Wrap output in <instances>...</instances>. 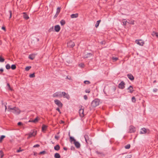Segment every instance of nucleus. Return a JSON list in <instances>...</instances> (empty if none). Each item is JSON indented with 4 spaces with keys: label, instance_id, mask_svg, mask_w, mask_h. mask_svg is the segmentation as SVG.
I'll return each instance as SVG.
<instances>
[{
    "label": "nucleus",
    "instance_id": "48",
    "mask_svg": "<svg viewBox=\"0 0 158 158\" xmlns=\"http://www.w3.org/2000/svg\"><path fill=\"white\" fill-rule=\"evenodd\" d=\"M56 110L58 111L60 113V114L61 113V112L59 108L58 107L56 109Z\"/></svg>",
    "mask_w": 158,
    "mask_h": 158
},
{
    "label": "nucleus",
    "instance_id": "20",
    "mask_svg": "<svg viewBox=\"0 0 158 158\" xmlns=\"http://www.w3.org/2000/svg\"><path fill=\"white\" fill-rule=\"evenodd\" d=\"M54 149L55 150L58 151L60 149V146L58 144L57 145L54 147Z\"/></svg>",
    "mask_w": 158,
    "mask_h": 158
},
{
    "label": "nucleus",
    "instance_id": "37",
    "mask_svg": "<svg viewBox=\"0 0 158 158\" xmlns=\"http://www.w3.org/2000/svg\"><path fill=\"white\" fill-rule=\"evenodd\" d=\"M10 106H8V109H7V111H10V110H13V109H14V107H13V108H11L10 107Z\"/></svg>",
    "mask_w": 158,
    "mask_h": 158
},
{
    "label": "nucleus",
    "instance_id": "53",
    "mask_svg": "<svg viewBox=\"0 0 158 158\" xmlns=\"http://www.w3.org/2000/svg\"><path fill=\"white\" fill-rule=\"evenodd\" d=\"M153 91L154 92H156L157 91L158 89H153Z\"/></svg>",
    "mask_w": 158,
    "mask_h": 158
},
{
    "label": "nucleus",
    "instance_id": "54",
    "mask_svg": "<svg viewBox=\"0 0 158 158\" xmlns=\"http://www.w3.org/2000/svg\"><path fill=\"white\" fill-rule=\"evenodd\" d=\"M84 98L85 100H87L88 98L87 95H84Z\"/></svg>",
    "mask_w": 158,
    "mask_h": 158
},
{
    "label": "nucleus",
    "instance_id": "29",
    "mask_svg": "<svg viewBox=\"0 0 158 158\" xmlns=\"http://www.w3.org/2000/svg\"><path fill=\"white\" fill-rule=\"evenodd\" d=\"M60 7H58L57 9V11H56V15H58V14L59 13L60 11Z\"/></svg>",
    "mask_w": 158,
    "mask_h": 158
},
{
    "label": "nucleus",
    "instance_id": "51",
    "mask_svg": "<svg viewBox=\"0 0 158 158\" xmlns=\"http://www.w3.org/2000/svg\"><path fill=\"white\" fill-rule=\"evenodd\" d=\"M85 92L86 93H89L90 92V90L89 89H86L85 90Z\"/></svg>",
    "mask_w": 158,
    "mask_h": 158
},
{
    "label": "nucleus",
    "instance_id": "9",
    "mask_svg": "<svg viewBox=\"0 0 158 158\" xmlns=\"http://www.w3.org/2000/svg\"><path fill=\"white\" fill-rule=\"evenodd\" d=\"M68 46L70 48H73L75 45V44L74 42L70 41L67 43Z\"/></svg>",
    "mask_w": 158,
    "mask_h": 158
},
{
    "label": "nucleus",
    "instance_id": "4",
    "mask_svg": "<svg viewBox=\"0 0 158 158\" xmlns=\"http://www.w3.org/2000/svg\"><path fill=\"white\" fill-rule=\"evenodd\" d=\"M54 102L59 107H62L63 104L60 100L58 99H55Z\"/></svg>",
    "mask_w": 158,
    "mask_h": 158
},
{
    "label": "nucleus",
    "instance_id": "56",
    "mask_svg": "<svg viewBox=\"0 0 158 158\" xmlns=\"http://www.w3.org/2000/svg\"><path fill=\"white\" fill-rule=\"evenodd\" d=\"M53 29V27H52V28H51L49 29V30H48V31L49 32H50L51 31H52V30Z\"/></svg>",
    "mask_w": 158,
    "mask_h": 158
},
{
    "label": "nucleus",
    "instance_id": "52",
    "mask_svg": "<svg viewBox=\"0 0 158 158\" xmlns=\"http://www.w3.org/2000/svg\"><path fill=\"white\" fill-rule=\"evenodd\" d=\"M39 147H40L39 144H36L33 146L34 148Z\"/></svg>",
    "mask_w": 158,
    "mask_h": 158
},
{
    "label": "nucleus",
    "instance_id": "17",
    "mask_svg": "<svg viewBox=\"0 0 158 158\" xmlns=\"http://www.w3.org/2000/svg\"><path fill=\"white\" fill-rule=\"evenodd\" d=\"M38 117H37L35 118L34 120H30L28 122H33V123H37L38 122Z\"/></svg>",
    "mask_w": 158,
    "mask_h": 158
},
{
    "label": "nucleus",
    "instance_id": "21",
    "mask_svg": "<svg viewBox=\"0 0 158 158\" xmlns=\"http://www.w3.org/2000/svg\"><path fill=\"white\" fill-rule=\"evenodd\" d=\"M129 90V92L132 93L133 91V89L132 87L130 85L129 87L127 89Z\"/></svg>",
    "mask_w": 158,
    "mask_h": 158
},
{
    "label": "nucleus",
    "instance_id": "28",
    "mask_svg": "<svg viewBox=\"0 0 158 158\" xmlns=\"http://www.w3.org/2000/svg\"><path fill=\"white\" fill-rule=\"evenodd\" d=\"M70 141L71 142H75L76 140L74 139V138L70 136Z\"/></svg>",
    "mask_w": 158,
    "mask_h": 158
},
{
    "label": "nucleus",
    "instance_id": "1",
    "mask_svg": "<svg viewBox=\"0 0 158 158\" xmlns=\"http://www.w3.org/2000/svg\"><path fill=\"white\" fill-rule=\"evenodd\" d=\"M100 102V99L98 98L95 99L92 102L91 106L93 107H95L99 105Z\"/></svg>",
    "mask_w": 158,
    "mask_h": 158
},
{
    "label": "nucleus",
    "instance_id": "63",
    "mask_svg": "<svg viewBox=\"0 0 158 158\" xmlns=\"http://www.w3.org/2000/svg\"><path fill=\"white\" fill-rule=\"evenodd\" d=\"M63 149H64V150H65V151H66V150H67V148H66V147H64V148H63Z\"/></svg>",
    "mask_w": 158,
    "mask_h": 158
},
{
    "label": "nucleus",
    "instance_id": "32",
    "mask_svg": "<svg viewBox=\"0 0 158 158\" xmlns=\"http://www.w3.org/2000/svg\"><path fill=\"white\" fill-rule=\"evenodd\" d=\"M6 68L7 69H9L11 68L10 65L8 64L6 65Z\"/></svg>",
    "mask_w": 158,
    "mask_h": 158
},
{
    "label": "nucleus",
    "instance_id": "33",
    "mask_svg": "<svg viewBox=\"0 0 158 158\" xmlns=\"http://www.w3.org/2000/svg\"><path fill=\"white\" fill-rule=\"evenodd\" d=\"M112 59L113 60V62L116 61L118 60V58L116 57H112Z\"/></svg>",
    "mask_w": 158,
    "mask_h": 158
},
{
    "label": "nucleus",
    "instance_id": "40",
    "mask_svg": "<svg viewBox=\"0 0 158 158\" xmlns=\"http://www.w3.org/2000/svg\"><path fill=\"white\" fill-rule=\"evenodd\" d=\"M131 145L130 144H128L125 146V148L126 149H128L130 148Z\"/></svg>",
    "mask_w": 158,
    "mask_h": 158
},
{
    "label": "nucleus",
    "instance_id": "64",
    "mask_svg": "<svg viewBox=\"0 0 158 158\" xmlns=\"http://www.w3.org/2000/svg\"><path fill=\"white\" fill-rule=\"evenodd\" d=\"M155 35L156 37H158V33L156 32Z\"/></svg>",
    "mask_w": 158,
    "mask_h": 158
},
{
    "label": "nucleus",
    "instance_id": "44",
    "mask_svg": "<svg viewBox=\"0 0 158 158\" xmlns=\"http://www.w3.org/2000/svg\"><path fill=\"white\" fill-rule=\"evenodd\" d=\"M127 21L126 20V19H124L123 21V25H126L127 23H128Z\"/></svg>",
    "mask_w": 158,
    "mask_h": 158
},
{
    "label": "nucleus",
    "instance_id": "36",
    "mask_svg": "<svg viewBox=\"0 0 158 158\" xmlns=\"http://www.w3.org/2000/svg\"><path fill=\"white\" fill-rule=\"evenodd\" d=\"M29 76L30 77V78H32L34 77H35V73H34L32 74H30L29 75Z\"/></svg>",
    "mask_w": 158,
    "mask_h": 158
},
{
    "label": "nucleus",
    "instance_id": "22",
    "mask_svg": "<svg viewBox=\"0 0 158 158\" xmlns=\"http://www.w3.org/2000/svg\"><path fill=\"white\" fill-rule=\"evenodd\" d=\"M127 76L129 79H134V77L131 74H128Z\"/></svg>",
    "mask_w": 158,
    "mask_h": 158
},
{
    "label": "nucleus",
    "instance_id": "60",
    "mask_svg": "<svg viewBox=\"0 0 158 158\" xmlns=\"http://www.w3.org/2000/svg\"><path fill=\"white\" fill-rule=\"evenodd\" d=\"M131 155L127 156L126 157V158H131Z\"/></svg>",
    "mask_w": 158,
    "mask_h": 158
},
{
    "label": "nucleus",
    "instance_id": "38",
    "mask_svg": "<svg viewBox=\"0 0 158 158\" xmlns=\"http://www.w3.org/2000/svg\"><path fill=\"white\" fill-rule=\"evenodd\" d=\"M11 68L12 69L14 70L16 68V65L15 64H13L11 65Z\"/></svg>",
    "mask_w": 158,
    "mask_h": 158
},
{
    "label": "nucleus",
    "instance_id": "3",
    "mask_svg": "<svg viewBox=\"0 0 158 158\" xmlns=\"http://www.w3.org/2000/svg\"><path fill=\"white\" fill-rule=\"evenodd\" d=\"M52 96L53 97L61 98L62 97V92H57L52 95Z\"/></svg>",
    "mask_w": 158,
    "mask_h": 158
},
{
    "label": "nucleus",
    "instance_id": "30",
    "mask_svg": "<svg viewBox=\"0 0 158 158\" xmlns=\"http://www.w3.org/2000/svg\"><path fill=\"white\" fill-rule=\"evenodd\" d=\"M5 137V136L4 135H2L0 137V142L2 141V140Z\"/></svg>",
    "mask_w": 158,
    "mask_h": 158
},
{
    "label": "nucleus",
    "instance_id": "47",
    "mask_svg": "<svg viewBox=\"0 0 158 158\" xmlns=\"http://www.w3.org/2000/svg\"><path fill=\"white\" fill-rule=\"evenodd\" d=\"M46 153V152L44 151H42L40 153V154H44Z\"/></svg>",
    "mask_w": 158,
    "mask_h": 158
},
{
    "label": "nucleus",
    "instance_id": "24",
    "mask_svg": "<svg viewBox=\"0 0 158 158\" xmlns=\"http://www.w3.org/2000/svg\"><path fill=\"white\" fill-rule=\"evenodd\" d=\"M12 14V13L11 11L10 10L7 13V16L9 15L10 16L9 18L10 19L11 17Z\"/></svg>",
    "mask_w": 158,
    "mask_h": 158
},
{
    "label": "nucleus",
    "instance_id": "41",
    "mask_svg": "<svg viewBox=\"0 0 158 158\" xmlns=\"http://www.w3.org/2000/svg\"><path fill=\"white\" fill-rule=\"evenodd\" d=\"M134 20H129V21L128 22V23L132 24H134Z\"/></svg>",
    "mask_w": 158,
    "mask_h": 158
},
{
    "label": "nucleus",
    "instance_id": "57",
    "mask_svg": "<svg viewBox=\"0 0 158 158\" xmlns=\"http://www.w3.org/2000/svg\"><path fill=\"white\" fill-rule=\"evenodd\" d=\"M55 138L57 140H58L59 138V136H55Z\"/></svg>",
    "mask_w": 158,
    "mask_h": 158
},
{
    "label": "nucleus",
    "instance_id": "62",
    "mask_svg": "<svg viewBox=\"0 0 158 158\" xmlns=\"http://www.w3.org/2000/svg\"><path fill=\"white\" fill-rule=\"evenodd\" d=\"M0 71L1 72H2L3 71V69L1 68V69H0Z\"/></svg>",
    "mask_w": 158,
    "mask_h": 158
},
{
    "label": "nucleus",
    "instance_id": "39",
    "mask_svg": "<svg viewBox=\"0 0 158 158\" xmlns=\"http://www.w3.org/2000/svg\"><path fill=\"white\" fill-rule=\"evenodd\" d=\"M79 66L81 68H83L84 67V64L83 63H81L79 64Z\"/></svg>",
    "mask_w": 158,
    "mask_h": 158
},
{
    "label": "nucleus",
    "instance_id": "8",
    "mask_svg": "<svg viewBox=\"0 0 158 158\" xmlns=\"http://www.w3.org/2000/svg\"><path fill=\"white\" fill-rule=\"evenodd\" d=\"M63 96L64 98H66L68 100L70 99V97L69 95L68 94H66L64 92H62V96Z\"/></svg>",
    "mask_w": 158,
    "mask_h": 158
},
{
    "label": "nucleus",
    "instance_id": "19",
    "mask_svg": "<svg viewBox=\"0 0 158 158\" xmlns=\"http://www.w3.org/2000/svg\"><path fill=\"white\" fill-rule=\"evenodd\" d=\"M140 132L141 134H144L147 132L146 129L144 128H142Z\"/></svg>",
    "mask_w": 158,
    "mask_h": 158
},
{
    "label": "nucleus",
    "instance_id": "61",
    "mask_svg": "<svg viewBox=\"0 0 158 158\" xmlns=\"http://www.w3.org/2000/svg\"><path fill=\"white\" fill-rule=\"evenodd\" d=\"M66 78L67 79H70V78H71V77L69 76H67L66 77Z\"/></svg>",
    "mask_w": 158,
    "mask_h": 158
},
{
    "label": "nucleus",
    "instance_id": "10",
    "mask_svg": "<svg viewBox=\"0 0 158 158\" xmlns=\"http://www.w3.org/2000/svg\"><path fill=\"white\" fill-rule=\"evenodd\" d=\"M125 85L124 82L122 81L118 85V87L120 89H123L125 87Z\"/></svg>",
    "mask_w": 158,
    "mask_h": 158
},
{
    "label": "nucleus",
    "instance_id": "15",
    "mask_svg": "<svg viewBox=\"0 0 158 158\" xmlns=\"http://www.w3.org/2000/svg\"><path fill=\"white\" fill-rule=\"evenodd\" d=\"M35 54H32L29 56L28 58L31 60H33L35 58Z\"/></svg>",
    "mask_w": 158,
    "mask_h": 158
},
{
    "label": "nucleus",
    "instance_id": "43",
    "mask_svg": "<svg viewBox=\"0 0 158 158\" xmlns=\"http://www.w3.org/2000/svg\"><path fill=\"white\" fill-rule=\"evenodd\" d=\"M131 99H132V101L133 102H135L136 99H135V98L134 97H133Z\"/></svg>",
    "mask_w": 158,
    "mask_h": 158
},
{
    "label": "nucleus",
    "instance_id": "27",
    "mask_svg": "<svg viewBox=\"0 0 158 158\" xmlns=\"http://www.w3.org/2000/svg\"><path fill=\"white\" fill-rule=\"evenodd\" d=\"M47 126L45 125H43L42 127V130L43 131L45 130L47 128Z\"/></svg>",
    "mask_w": 158,
    "mask_h": 158
},
{
    "label": "nucleus",
    "instance_id": "35",
    "mask_svg": "<svg viewBox=\"0 0 158 158\" xmlns=\"http://www.w3.org/2000/svg\"><path fill=\"white\" fill-rule=\"evenodd\" d=\"M106 89V87H105V88H104V90H103V92L104 93V94H106V96H107L108 95V92L107 91V92H106V89Z\"/></svg>",
    "mask_w": 158,
    "mask_h": 158
},
{
    "label": "nucleus",
    "instance_id": "55",
    "mask_svg": "<svg viewBox=\"0 0 158 158\" xmlns=\"http://www.w3.org/2000/svg\"><path fill=\"white\" fill-rule=\"evenodd\" d=\"M6 104H7V103H6V104H5L4 105L5 107V112H6V109H7V106H6Z\"/></svg>",
    "mask_w": 158,
    "mask_h": 158
},
{
    "label": "nucleus",
    "instance_id": "2",
    "mask_svg": "<svg viewBox=\"0 0 158 158\" xmlns=\"http://www.w3.org/2000/svg\"><path fill=\"white\" fill-rule=\"evenodd\" d=\"M84 138L86 143L89 144H92V142L91 139L89 138L88 135H85L84 136Z\"/></svg>",
    "mask_w": 158,
    "mask_h": 158
},
{
    "label": "nucleus",
    "instance_id": "59",
    "mask_svg": "<svg viewBox=\"0 0 158 158\" xmlns=\"http://www.w3.org/2000/svg\"><path fill=\"white\" fill-rule=\"evenodd\" d=\"M22 124V123L21 122H19L18 123V125L19 126H21Z\"/></svg>",
    "mask_w": 158,
    "mask_h": 158
},
{
    "label": "nucleus",
    "instance_id": "14",
    "mask_svg": "<svg viewBox=\"0 0 158 158\" xmlns=\"http://www.w3.org/2000/svg\"><path fill=\"white\" fill-rule=\"evenodd\" d=\"M60 27L59 25H56L55 26V30L56 32H59L60 30Z\"/></svg>",
    "mask_w": 158,
    "mask_h": 158
},
{
    "label": "nucleus",
    "instance_id": "42",
    "mask_svg": "<svg viewBox=\"0 0 158 158\" xmlns=\"http://www.w3.org/2000/svg\"><path fill=\"white\" fill-rule=\"evenodd\" d=\"M4 59L2 58L1 56H0V62H2L4 61Z\"/></svg>",
    "mask_w": 158,
    "mask_h": 158
},
{
    "label": "nucleus",
    "instance_id": "18",
    "mask_svg": "<svg viewBox=\"0 0 158 158\" xmlns=\"http://www.w3.org/2000/svg\"><path fill=\"white\" fill-rule=\"evenodd\" d=\"M92 55V54L91 53H87V54H85L84 56V58H87L90 57Z\"/></svg>",
    "mask_w": 158,
    "mask_h": 158
},
{
    "label": "nucleus",
    "instance_id": "49",
    "mask_svg": "<svg viewBox=\"0 0 158 158\" xmlns=\"http://www.w3.org/2000/svg\"><path fill=\"white\" fill-rule=\"evenodd\" d=\"M156 33V32L153 31L152 33V35L153 36H154L155 35Z\"/></svg>",
    "mask_w": 158,
    "mask_h": 158
},
{
    "label": "nucleus",
    "instance_id": "6",
    "mask_svg": "<svg viewBox=\"0 0 158 158\" xmlns=\"http://www.w3.org/2000/svg\"><path fill=\"white\" fill-rule=\"evenodd\" d=\"M36 131L35 130H33L32 132H30L28 134L29 136L27 138V139H29L32 136H34L36 135Z\"/></svg>",
    "mask_w": 158,
    "mask_h": 158
},
{
    "label": "nucleus",
    "instance_id": "50",
    "mask_svg": "<svg viewBox=\"0 0 158 158\" xmlns=\"http://www.w3.org/2000/svg\"><path fill=\"white\" fill-rule=\"evenodd\" d=\"M7 86L8 87V88H9V89H10L11 90H12V89H11V88H10V85L9 84V83H7Z\"/></svg>",
    "mask_w": 158,
    "mask_h": 158
},
{
    "label": "nucleus",
    "instance_id": "5",
    "mask_svg": "<svg viewBox=\"0 0 158 158\" xmlns=\"http://www.w3.org/2000/svg\"><path fill=\"white\" fill-rule=\"evenodd\" d=\"M136 131L135 128L132 126H131L129 127L128 132L131 133L134 132Z\"/></svg>",
    "mask_w": 158,
    "mask_h": 158
},
{
    "label": "nucleus",
    "instance_id": "13",
    "mask_svg": "<svg viewBox=\"0 0 158 158\" xmlns=\"http://www.w3.org/2000/svg\"><path fill=\"white\" fill-rule=\"evenodd\" d=\"M73 143L74 144L76 148H78L80 147L81 144L78 142L76 140L75 142H73Z\"/></svg>",
    "mask_w": 158,
    "mask_h": 158
},
{
    "label": "nucleus",
    "instance_id": "34",
    "mask_svg": "<svg viewBox=\"0 0 158 158\" xmlns=\"http://www.w3.org/2000/svg\"><path fill=\"white\" fill-rule=\"evenodd\" d=\"M60 24L61 25H64L65 23V21L64 20H62L60 22Z\"/></svg>",
    "mask_w": 158,
    "mask_h": 158
},
{
    "label": "nucleus",
    "instance_id": "25",
    "mask_svg": "<svg viewBox=\"0 0 158 158\" xmlns=\"http://www.w3.org/2000/svg\"><path fill=\"white\" fill-rule=\"evenodd\" d=\"M54 157L55 158H60V156L59 153H56L55 154Z\"/></svg>",
    "mask_w": 158,
    "mask_h": 158
},
{
    "label": "nucleus",
    "instance_id": "26",
    "mask_svg": "<svg viewBox=\"0 0 158 158\" xmlns=\"http://www.w3.org/2000/svg\"><path fill=\"white\" fill-rule=\"evenodd\" d=\"M101 20H100L98 21L95 24V26L96 28H97L98 27L99 25V23L101 22Z\"/></svg>",
    "mask_w": 158,
    "mask_h": 158
},
{
    "label": "nucleus",
    "instance_id": "16",
    "mask_svg": "<svg viewBox=\"0 0 158 158\" xmlns=\"http://www.w3.org/2000/svg\"><path fill=\"white\" fill-rule=\"evenodd\" d=\"M78 14L77 13L75 14H72L71 15V18H76L78 17Z\"/></svg>",
    "mask_w": 158,
    "mask_h": 158
},
{
    "label": "nucleus",
    "instance_id": "46",
    "mask_svg": "<svg viewBox=\"0 0 158 158\" xmlns=\"http://www.w3.org/2000/svg\"><path fill=\"white\" fill-rule=\"evenodd\" d=\"M31 68V67L30 66H28L26 67L25 68V70L26 71H28Z\"/></svg>",
    "mask_w": 158,
    "mask_h": 158
},
{
    "label": "nucleus",
    "instance_id": "31",
    "mask_svg": "<svg viewBox=\"0 0 158 158\" xmlns=\"http://www.w3.org/2000/svg\"><path fill=\"white\" fill-rule=\"evenodd\" d=\"M0 155L1 158H2L4 156V153L2 150H0Z\"/></svg>",
    "mask_w": 158,
    "mask_h": 158
},
{
    "label": "nucleus",
    "instance_id": "45",
    "mask_svg": "<svg viewBox=\"0 0 158 158\" xmlns=\"http://www.w3.org/2000/svg\"><path fill=\"white\" fill-rule=\"evenodd\" d=\"M84 83L86 84H89L90 83V82L88 81H84Z\"/></svg>",
    "mask_w": 158,
    "mask_h": 158
},
{
    "label": "nucleus",
    "instance_id": "11",
    "mask_svg": "<svg viewBox=\"0 0 158 158\" xmlns=\"http://www.w3.org/2000/svg\"><path fill=\"white\" fill-rule=\"evenodd\" d=\"M135 43L140 46L143 45L144 44L143 41L141 40H135Z\"/></svg>",
    "mask_w": 158,
    "mask_h": 158
},
{
    "label": "nucleus",
    "instance_id": "23",
    "mask_svg": "<svg viewBox=\"0 0 158 158\" xmlns=\"http://www.w3.org/2000/svg\"><path fill=\"white\" fill-rule=\"evenodd\" d=\"M23 17L25 19H27L29 18V17H28V15L27 14H26L24 12L23 13Z\"/></svg>",
    "mask_w": 158,
    "mask_h": 158
},
{
    "label": "nucleus",
    "instance_id": "7",
    "mask_svg": "<svg viewBox=\"0 0 158 158\" xmlns=\"http://www.w3.org/2000/svg\"><path fill=\"white\" fill-rule=\"evenodd\" d=\"M12 112L15 114H18L20 113V110L18 108L14 107V109L12 110Z\"/></svg>",
    "mask_w": 158,
    "mask_h": 158
},
{
    "label": "nucleus",
    "instance_id": "12",
    "mask_svg": "<svg viewBox=\"0 0 158 158\" xmlns=\"http://www.w3.org/2000/svg\"><path fill=\"white\" fill-rule=\"evenodd\" d=\"M84 110L83 109H81L79 110V113L80 116L81 117H83L84 116Z\"/></svg>",
    "mask_w": 158,
    "mask_h": 158
},
{
    "label": "nucleus",
    "instance_id": "58",
    "mask_svg": "<svg viewBox=\"0 0 158 158\" xmlns=\"http://www.w3.org/2000/svg\"><path fill=\"white\" fill-rule=\"evenodd\" d=\"M22 150L21 149V148H20L19 150H17V152L18 153L19 152L21 151H22Z\"/></svg>",
    "mask_w": 158,
    "mask_h": 158
}]
</instances>
